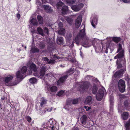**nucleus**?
Wrapping results in <instances>:
<instances>
[{
    "mask_svg": "<svg viewBox=\"0 0 130 130\" xmlns=\"http://www.w3.org/2000/svg\"><path fill=\"white\" fill-rule=\"evenodd\" d=\"M90 86V84L89 82L85 81L75 83L74 87H80L78 88V90L81 92H83L87 90Z\"/></svg>",
    "mask_w": 130,
    "mask_h": 130,
    "instance_id": "obj_3",
    "label": "nucleus"
},
{
    "mask_svg": "<svg viewBox=\"0 0 130 130\" xmlns=\"http://www.w3.org/2000/svg\"><path fill=\"white\" fill-rule=\"evenodd\" d=\"M84 108L85 109H86V110L87 111H89L91 108V107H88L86 106H84Z\"/></svg>",
    "mask_w": 130,
    "mask_h": 130,
    "instance_id": "obj_48",
    "label": "nucleus"
},
{
    "mask_svg": "<svg viewBox=\"0 0 130 130\" xmlns=\"http://www.w3.org/2000/svg\"><path fill=\"white\" fill-rule=\"evenodd\" d=\"M67 4L71 6L75 2V0H64Z\"/></svg>",
    "mask_w": 130,
    "mask_h": 130,
    "instance_id": "obj_28",
    "label": "nucleus"
},
{
    "mask_svg": "<svg viewBox=\"0 0 130 130\" xmlns=\"http://www.w3.org/2000/svg\"><path fill=\"white\" fill-rule=\"evenodd\" d=\"M76 15H72V18H70L69 17H67L66 19V20L67 21V22L70 25H71L72 23L73 19H72V18H74L76 16Z\"/></svg>",
    "mask_w": 130,
    "mask_h": 130,
    "instance_id": "obj_17",
    "label": "nucleus"
},
{
    "mask_svg": "<svg viewBox=\"0 0 130 130\" xmlns=\"http://www.w3.org/2000/svg\"><path fill=\"white\" fill-rule=\"evenodd\" d=\"M120 56L117 55L114 57V59H117L116 64L117 65V68L118 69L124 68H125L126 66V61L125 58L123 57V53H121Z\"/></svg>",
    "mask_w": 130,
    "mask_h": 130,
    "instance_id": "obj_2",
    "label": "nucleus"
},
{
    "mask_svg": "<svg viewBox=\"0 0 130 130\" xmlns=\"http://www.w3.org/2000/svg\"><path fill=\"white\" fill-rule=\"evenodd\" d=\"M105 88L103 86L99 89L98 93L96 95V98L98 101H101L104 95L105 92Z\"/></svg>",
    "mask_w": 130,
    "mask_h": 130,
    "instance_id": "obj_5",
    "label": "nucleus"
},
{
    "mask_svg": "<svg viewBox=\"0 0 130 130\" xmlns=\"http://www.w3.org/2000/svg\"><path fill=\"white\" fill-rule=\"evenodd\" d=\"M47 89L48 92L51 94H54L57 91V87L55 86L52 85H48Z\"/></svg>",
    "mask_w": 130,
    "mask_h": 130,
    "instance_id": "obj_9",
    "label": "nucleus"
},
{
    "mask_svg": "<svg viewBox=\"0 0 130 130\" xmlns=\"http://www.w3.org/2000/svg\"><path fill=\"white\" fill-rule=\"evenodd\" d=\"M42 60L45 61L46 63L48 64V62L49 61V59L46 57H44L42 58Z\"/></svg>",
    "mask_w": 130,
    "mask_h": 130,
    "instance_id": "obj_44",
    "label": "nucleus"
},
{
    "mask_svg": "<svg viewBox=\"0 0 130 130\" xmlns=\"http://www.w3.org/2000/svg\"><path fill=\"white\" fill-rule=\"evenodd\" d=\"M87 118L86 115H83L80 118L81 123L83 125H85L86 122Z\"/></svg>",
    "mask_w": 130,
    "mask_h": 130,
    "instance_id": "obj_15",
    "label": "nucleus"
},
{
    "mask_svg": "<svg viewBox=\"0 0 130 130\" xmlns=\"http://www.w3.org/2000/svg\"><path fill=\"white\" fill-rule=\"evenodd\" d=\"M60 67H65V66L64 65H62V64H60Z\"/></svg>",
    "mask_w": 130,
    "mask_h": 130,
    "instance_id": "obj_59",
    "label": "nucleus"
},
{
    "mask_svg": "<svg viewBox=\"0 0 130 130\" xmlns=\"http://www.w3.org/2000/svg\"><path fill=\"white\" fill-rule=\"evenodd\" d=\"M82 17L81 15L78 16L75 22V25L76 28L79 27L82 21Z\"/></svg>",
    "mask_w": 130,
    "mask_h": 130,
    "instance_id": "obj_12",
    "label": "nucleus"
},
{
    "mask_svg": "<svg viewBox=\"0 0 130 130\" xmlns=\"http://www.w3.org/2000/svg\"><path fill=\"white\" fill-rule=\"evenodd\" d=\"M52 75V74L51 73H48L47 74H46L45 75V77H48Z\"/></svg>",
    "mask_w": 130,
    "mask_h": 130,
    "instance_id": "obj_51",
    "label": "nucleus"
},
{
    "mask_svg": "<svg viewBox=\"0 0 130 130\" xmlns=\"http://www.w3.org/2000/svg\"><path fill=\"white\" fill-rule=\"evenodd\" d=\"M37 72V71L36 72H35V73H34V76L37 77L38 78L39 77V75L38 74Z\"/></svg>",
    "mask_w": 130,
    "mask_h": 130,
    "instance_id": "obj_53",
    "label": "nucleus"
},
{
    "mask_svg": "<svg viewBox=\"0 0 130 130\" xmlns=\"http://www.w3.org/2000/svg\"><path fill=\"white\" fill-rule=\"evenodd\" d=\"M44 9L46 12L49 13H51L53 11L51 8L48 6H45Z\"/></svg>",
    "mask_w": 130,
    "mask_h": 130,
    "instance_id": "obj_25",
    "label": "nucleus"
},
{
    "mask_svg": "<svg viewBox=\"0 0 130 130\" xmlns=\"http://www.w3.org/2000/svg\"><path fill=\"white\" fill-rule=\"evenodd\" d=\"M74 69L71 68L67 72V73H65L57 81V85H59L63 83L67 79L68 76L71 74L73 73V72L74 71Z\"/></svg>",
    "mask_w": 130,
    "mask_h": 130,
    "instance_id": "obj_4",
    "label": "nucleus"
},
{
    "mask_svg": "<svg viewBox=\"0 0 130 130\" xmlns=\"http://www.w3.org/2000/svg\"><path fill=\"white\" fill-rule=\"evenodd\" d=\"M54 57L55 58H57L58 59H59V57L58 56H57L56 55H54Z\"/></svg>",
    "mask_w": 130,
    "mask_h": 130,
    "instance_id": "obj_57",
    "label": "nucleus"
},
{
    "mask_svg": "<svg viewBox=\"0 0 130 130\" xmlns=\"http://www.w3.org/2000/svg\"><path fill=\"white\" fill-rule=\"evenodd\" d=\"M92 45L94 46V47L95 50H100L101 48V46L99 44H97L95 46L94 45L93 43H92Z\"/></svg>",
    "mask_w": 130,
    "mask_h": 130,
    "instance_id": "obj_36",
    "label": "nucleus"
},
{
    "mask_svg": "<svg viewBox=\"0 0 130 130\" xmlns=\"http://www.w3.org/2000/svg\"><path fill=\"white\" fill-rule=\"evenodd\" d=\"M27 71V68L26 66L22 67L20 71H18L16 73L17 77L18 78H22L24 76V74Z\"/></svg>",
    "mask_w": 130,
    "mask_h": 130,
    "instance_id": "obj_6",
    "label": "nucleus"
},
{
    "mask_svg": "<svg viewBox=\"0 0 130 130\" xmlns=\"http://www.w3.org/2000/svg\"><path fill=\"white\" fill-rule=\"evenodd\" d=\"M52 109H50V110H49L48 109H46V110H43V111L45 112L46 111H50L51 110H52Z\"/></svg>",
    "mask_w": 130,
    "mask_h": 130,
    "instance_id": "obj_54",
    "label": "nucleus"
},
{
    "mask_svg": "<svg viewBox=\"0 0 130 130\" xmlns=\"http://www.w3.org/2000/svg\"><path fill=\"white\" fill-rule=\"evenodd\" d=\"M110 110H112L113 108V105L114 102L113 98L112 96H110Z\"/></svg>",
    "mask_w": 130,
    "mask_h": 130,
    "instance_id": "obj_23",
    "label": "nucleus"
},
{
    "mask_svg": "<svg viewBox=\"0 0 130 130\" xmlns=\"http://www.w3.org/2000/svg\"><path fill=\"white\" fill-rule=\"evenodd\" d=\"M93 100L90 96H87L85 99L84 103L86 104L90 105L92 104Z\"/></svg>",
    "mask_w": 130,
    "mask_h": 130,
    "instance_id": "obj_14",
    "label": "nucleus"
},
{
    "mask_svg": "<svg viewBox=\"0 0 130 130\" xmlns=\"http://www.w3.org/2000/svg\"><path fill=\"white\" fill-rule=\"evenodd\" d=\"M129 115V114L127 112H124L121 115L122 118L123 120H126Z\"/></svg>",
    "mask_w": 130,
    "mask_h": 130,
    "instance_id": "obj_19",
    "label": "nucleus"
},
{
    "mask_svg": "<svg viewBox=\"0 0 130 130\" xmlns=\"http://www.w3.org/2000/svg\"><path fill=\"white\" fill-rule=\"evenodd\" d=\"M50 128H51L53 130L54 127L53 126H52V127L50 126Z\"/></svg>",
    "mask_w": 130,
    "mask_h": 130,
    "instance_id": "obj_60",
    "label": "nucleus"
},
{
    "mask_svg": "<svg viewBox=\"0 0 130 130\" xmlns=\"http://www.w3.org/2000/svg\"><path fill=\"white\" fill-rule=\"evenodd\" d=\"M78 99H72V104H76L78 103Z\"/></svg>",
    "mask_w": 130,
    "mask_h": 130,
    "instance_id": "obj_40",
    "label": "nucleus"
},
{
    "mask_svg": "<svg viewBox=\"0 0 130 130\" xmlns=\"http://www.w3.org/2000/svg\"><path fill=\"white\" fill-rule=\"evenodd\" d=\"M108 48L107 47L106 49V51H105V53H108V51H107V49H108Z\"/></svg>",
    "mask_w": 130,
    "mask_h": 130,
    "instance_id": "obj_63",
    "label": "nucleus"
},
{
    "mask_svg": "<svg viewBox=\"0 0 130 130\" xmlns=\"http://www.w3.org/2000/svg\"><path fill=\"white\" fill-rule=\"evenodd\" d=\"M123 2L126 3H130V0H121Z\"/></svg>",
    "mask_w": 130,
    "mask_h": 130,
    "instance_id": "obj_52",
    "label": "nucleus"
},
{
    "mask_svg": "<svg viewBox=\"0 0 130 130\" xmlns=\"http://www.w3.org/2000/svg\"><path fill=\"white\" fill-rule=\"evenodd\" d=\"M27 120V121L29 122L30 123L31 121V119L30 117L29 116H27L26 117Z\"/></svg>",
    "mask_w": 130,
    "mask_h": 130,
    "instance_id": "obj_50",
    "label": "nucleus"
},
{
    "mask_svg": "<svg viewBox=\"0 0 130 130\" xmlns=\"http://www.w3.org/2000/svg\"><path fill=\"white\" fill-rule=\"evenodd\" d=\"M59 29L62 28L63 27V24L62 22H60L58 23Z\"/></svg>",
    "mask_w": 130,
    "mask_h": 130,
    "instance_id": "obj_47",
    "label": "nucleus"
},
{
    "mask_svg": "<svg viewBox=\"0 0 130 130\" xmlns=\"http://www.w3.org/2000/svg\"><path fill=\"white\" fill-rule=\"evenodd\" d=\"M92 92L94 94H95L96 93L97 90V88L95 86H93L92 89Z\"/></svg>",
    "mask_w": 130,
    "mask_h": 130,
    "instance_id": "obj_39",
    "label": "nucleus"
},
{
    "mask_svg": "<svg viewBox=\"0 0 130 130\" xmlns=\"http://www.w3.org/2000/svg\"><path fill=\"white\" fill-rule=\"evenodd\" d=\"M130 104V100H126L124 102V105L126 108L128 107Z\"/></svg>",
    "mask_w": 130,
    "mask_h": 130,
    "instance_id": "obj_35",
    "label": "nucleus"
},
{
    "mask_svg": "<svg viewBox=\"0 0 130 130\" xmlns=\"http://www.w3.org/2000/svg\"><path fill=\"white\" fill-rule=\"evenodd\" d=\"M68 10V9L67 6L66 5L63 6L62 8V13L63 14H65L67 13Z\"/></svg>",
    "mask_w": 130,
    "mask_h": 130,
    "instance_id": "obj_22",
    "label": "nucleus"
},
{
    "mask_svg": "<svg viewBox=\"0 0 130 130\" xmlns=\"http://www.w3.org/2000/svg\"><path fill=\"white\" fill-rule=\"evenodd\" d=\"M39 51V50L36 48H31L30 51V52L31 53H35L38 52Z\"/></svg>",
    "mask_w": 130,
    "mask_h": 130,
    "instance_id": "obj_34",
    "label": "nucleus"
},
{
    "mask_svg": "<svg viewBox=\"0 0 130 130\" xmlns=\"http://www.w3.org/2000/svg\"><path fill=\"white\" fill-rule=\"evenodd\" d=\"M53 120V119H50V120L49 122H48V124H50L51 125H53V124L54 123Z\"/></svg>",
    "mask_w": 130,
    "mask_h": 130,
    "instance_id": "obj_49",
    "label": "nucleus"
},
{
    "mask_svg": "<svg viewBox=\"0 0 130 130\" xmlns=\"http://www.w3.org/2000/svg\"><path fill=\"white\" fill-rule=\"evenodd\" d=\"M47 70L46 67L42 66L40 68L39 73V77L41 79H45V72Z\"/></svg>",
    "mask_w": 130,
    "mask_h": 130,
    "instance_id": "obj_7",
    "label": "nucleus"
},
{
    "mask_svg": "<svg viewBox=\"0 0 130 130\" xmlns=\"http://www.w3.org/2000/svg\"><path fill=\"white\" fill-rule=\"evenodd\" d=\"M97 17H95V18L93 19L91 22V24L92 26L94 27L95 28V25L97 24Z\"/></svg>",
    "mask_w": 130,
    "mask_h": 130,
    "instance_id": "obj_21",
    "label": "nucleus"
},
{
    "mask_svg": "<svg viewBox=\"0 0 130 130\" xmlns=\"http://www.w3.org/2000/svg\"><path fill=\"white\" fill-rule=\"evenodd\" d=\"M57 41V43L59 44H62L63 42V39L62 37H58Z\"/></svg>",
    "mask_w": 130,
    "mask_h": 130,
    "instance_id": "obj_27",
    "label": "nucleus"
},
{
    "mask_svg": "<svg viewBox=\"0 0 130 130\" xmlns=\"http://www.w3.org/2000/svg\"><path fill=\"white\" fill-rule=\"evenodd\" d=\"M125 125L126 130H130V119L126 122Z\"/></svg>",
    "mask_w": 130,
    "mask_h": 130,
    "instance_id": "obj_29",
    "label": "nucleus"
},
{
    "mask_svg": "<svg viewBox=\"0 0 130 130\" xmlns=\"http://www.w3.org/2000/svg\"><path fill=\"white\" fill-rule=\"evenodd\" d=\"M37 30L39 34L41 35L42 36H45V34L43 32V29L41 28L40 27H38Z\"/></svg>",
    "mask_w": 130,
    "mask_h": 130,
    "instance_id": "obj_30",
    "label": "nucleus"
},
{
    "mask_svg": "<svg viewBox=\"0 0 130 130\" xmlns=\"http://www.w3.org/2000/svg\"><path fill=\"white\" fill-rule=\"evenodd\" d=\"M56 59L50 60L49 61H48V64H53L55 63L56 62Z\"/></svg>",
    "mask_w": 130,
    "mask_h": 130,
    "instance_id": "obj_41",
    "label": "nucleus"
},
{
    "mask_svg": "<svg viewBox=\"0 0 130 130\" xmlns=\"http://www.w3.org/2000/svg\"><path fill=\"white\" fill-rule=\"evenodd\" d=\"M61 126H63L64 125V123H63L62 122H61Z\"/></svg>",
    "mask_w": 130,
    "mask_h": 130,
    "instance_id": "obj_62",
    "label": "nucleus"
},
{
    "mask_svg": "<svg viewBox=\"0 0 130 130\" xmlns=\"http://www.w3.org/2000/svg\"><path fill=\"white\" fill-rule=\"evenodd\" d=\"M29 69L30 71L33 70L35 72L37 71V69L36 66L33 63L31 64L30 66Z\"/></svg>",
    "mask_w": 130,
    "mask_h": 130,
    "instance_id": "obj_20",
    "label": "nucleus"
},
{
    "mask_svg": "<svg viewBox=\"0 0 130 130\" xmlns=\"http://www.w3.org/2000/svg\"><path fill=\"white\" fill-rule=\"evenodd\" d=\"M40 47L41 49L44 48L45 46V45L43 43H41L40 44Z\"/></svg>",
    "mask_w": 130,
    "mask_h": 130,
    "instance_id": "obj_46",
    "label": "nucleus"
},
{
    "mask_svg": "<svg viewBox=\"0 0 130 130\" xmlns=\"http://www.w3.org/2000/svg\"><path fill=\"white\" fill-rule=\"evenodd\" d=\"M47 100L44 97L41 98L39 102L40 106L42 108H44L46 104Z\"/></svg>",
    "mask_w": 130,
    "mask_h": 130,
    "instance_id": "obj_13",
    "label": "nucleus"
},
{
    "mask_svg": "<svg viewBox=\"0 0 130 130\" xmlns=\"http://www.w3.org/2000/svg\"><path fill=\"white\" fill-rule=\"evenodd\" d=\"M71 6V8L73 10L75 11H78L83 7L84 4H83L81 3L78 5Z\"/></svg>",
    "mask_w": 130,
    "mask_h": 130,
    "instance_id": "obj_10",
    "label": "nucleus"
},
{
    "mask_svg": "<svg viewBox=\"0 0 130 130\" xmlns=\"http://www.w3.org/2000/svg\"><path fill=\"white\" fill-rule=\"evenodd\" d=\"M58 31V34L60 35H63L65 32V29L63 28L59 29Z\"/></svg>",
    "mask_w": 130,
    "mask_h": 130,
    "instance_id": "obj_31",
    "label": "nucleus"
},
{
    "mask_svg": "<svg viewBox=\"0 0 130 130\" xmlns=\"http://www.w3.org/2000/svg\"><path fill=\"white\" fill-rule=\"evenodd\" d=\"M17 17L18 19H19L20 17V14L18 13L17 14Z\"/></svg>",
    "mask_w": 130,
    "mask_h": 130,
    "instance_id": "obj_55",
    "label": "nucleus"
},
{
    "mask_svg": "<svg viewBox=\"0 0 130 130\" xmlns=\"http://www.w3.org/2000/svg\"><path fill=\"white\" fill-rule=\"evenodd\" d=\"M43 32L46 34H48V28L46 27H44L43 28Z\"/></svg>",
    "mask_w": 130,
    "mask_h": 130,
    "instance_id": "obj_42",
    "label": "nucleus"
},
{
    "mask_svg": "<svg viewBox=\"0 0 130 130\" xmlns=\"http://www.w3.org/2000/svg\"><path fill=\"white\" fill-rule=\"evenodd\" d=\"M13 78V75H10L8 76L7 77H6L5 78V81L6 83H8Z\"/></svg>",
    "mask_w": 130,
    "mask_h": 130,
    "instance_id": "obj_26",
    "label": "nucleus"
},
{
    "mask_svg": "<svg viewBox=\"0 0 130 130\" xmlns=\"http://www.w3.org/2000/svg\"><path fill=\"white\" fill-rule=\"evenodd\" d=\"M63 3L61 2L60 1L57 4V7L58 9L59 7L62 6L63 5Z\"/></svg>",
    "mask_w": 130,
    "mask_h": 130,
    "instance_id": "obj_38",
    "label": "nucleus"
},
{
    "mask_svg": "<svg viewBox=\"0 0 130 130\" xmlns=\"http://www.w3.org/2000/svg\"><path fill=\"white\" fill-rule=\"evenodd\" d=\"M29 81L31 83L34 84L37 82V80L34 77H32L30 79Z\"/></svg>",
    "mask_w": 130,
    "mask_h": 130,
    "instance_id": "obj_37",
    "label": "nucleus"
},
{
    "mask_svg": "<svg viewBox=\"0 0 130 130\" xmlns=\"http://www.w3.org/2000/svg\"><path fill=\"white\" fill-rule=\"evenodd\" d=\"M118 49L117 53H119L117 55H119V56H120L121 55V53H122L123 54V56H124V51L122 49V45L121 44L119 43L118 44Z\"/></svg>",
    "mask_w": 130,
    "mask_h": 130,
    "instance_id": "obj_16",
    "label": "nucleus"
},
{
    "mask_svg": "<svg viewBox=\"0 0 130 130\" xmlns=\"http://www.w3.org/2000/svg\"><path fill=\"white\" fill-rule=\"evenodd\" d=\"M76 72L77 73V75H79L80 74V72L79 71H76Z\"/></svg>",
    "mask_w": 130,
    "mask_h": 130,
    "instance_id": "obj_61",
    "label": "nucleus"
},
{
    "mask_svg": "<svg viewBox=\"0 0 130 130\" xmlns=\"http://www.w3.org/2000/svg\"><path fill=\"white\" fill-rule=\"evenodd\" d=\"M30 22L31 25L34 26H37L38 23L37 20L36 19L33 18L31 20H30Z\"/></svg>",
    "mask_w": 130,
    "mask_h": 130,
    "instance_id": "obj_24",
    "label": "nucleus"
},
{
    "mask_svg": "<svg viewBox=\"0 0 130 130\" xmlns=\"http://www.w3.org/2000/svg\"><path fill=\"white\" fill-rule=\"evenodd\" d=\"M81 39L83 40V45L85 47H89L91 45L89 43V38L86 36L84 25H83V28L80 30L79 33L75 37L74 41L76 44H78Z\"/></svg>",
    "mask_w": 130,
    "mask_h": 130,
    "instance_id": "obj_1",
    "label": "nucleus"
},
{
    "mask_svg": "<svg viewBox=\"0 0 130 130\" xmlns=\"http://www.w3.org/2000/svg\"><path fill=\"white\" fill-rule=\"evenodd\" d=\"M126 71L125 68L121 69L118 71L116 72L114 75L113 76L115 78H119Z\"/></svg>",
    "mask_w": 130,
    "mask_h": 130,
    "instance_id": "obj_11",
    "label": "nucleus"
},
{
    "mask_svg": "<svg viewBox=\"0 0 130 130\" xmlns=\"http://www.w3.org/2000/svg\"><path fill=\"white\" fill-rule=\"evenodd\" d=\"M74 46V43L73 42H72L71 44L70 45L69 47L70 48H72L73 47V46Z\"/></svg>",
    "mask_w": 130,
    "mask_h": 130,
    "instance_id": "obj_56",
    "label": "nucleus"
},
{
    "mask_svg": "<svg viewBox=\"0 0 130 130\" xmlns=\"http://www.w3.org/2000/svg\"><path fill=\"white\" fill-rule=\"evenodd\" d=\"M73 130H79V129L77 128L76 127L73 128Z\"/></svg>",
    "mask_w": 130,
    "mask_h": 130,
    "instance_id": "obj_58",
    "label": "nucleus"
},
{
    "mask_svg": "<svg viewBox=\"0 0 130 130\" xmlns=\"http://www.w3.org/2000/svg\"><path fill=\"white\" fill-rule=\"evenodd\" d=\"M92 77V76L89 75H87L85 77V79L86 80H90L91 79Z\"/></svg>",
    "mask_w": 130,
    "mask_h": 130,
    "instance_id": "obj_43",
    "label": "nucleus"
},
{
    "mask_svg": "<svg viewBox=\"0 0 130 130\" xmlns=\"http://www.w3.org/2000/svg\"><path fill=\"white\" fill-rule=\"evenodd\" d=\"M112 40L113 41L116 43H118L121 40V38L120 37H113Z\"/></svg>",
    "mask_w": 130,
    "mask_h": 130,
    "instance_id": "obj_32",
    "label": "nucleus"
},
{
    "mask_svg": "<svg viewBox=\"0 0 130 130\" xmlns=\"http://www.w3.org/2000/svg\"><path fill=\"white\" fill-rule=\"evenodd\" d=\"M64 93V92L63 91H61L58 93L57 95L58 96H62V95Z\"/></svg>",
    "mask_w": 130,
    "mask_h": 130,
    "instance_id": "obj_45",
    "label": "nucleus"
},
{
    "mask_svg": "<svg viewBox=\"0 0 130 130\" xmlns=\"http://www.w3.org/2000/svg\"><path fill=\"white\" fill-rule=\"evenodd\" d=\"M72 99H69L66 101V105L64 106V108L68 110H70V109L68 108L69 106H71L72 104Z\"/></svg>",
    "mask_w": 130,
    "mask_h": 130,
    "instance_id": "obj_18",
    "label": "nucleus"
},
{
    "mask_svg": "<svg viewBox=\"0 0 130 130\" xmlns=\"http://www.w3.org/2000/svg\"><path fill=\"white\" fill-rule=\"evenodd\" d=\"M128 50L129 53V55H130V48H128Z\"/></svg>",
    "mask_w": 130,
    "mask_h": 130,
    "instance_id": "obj_64",
    "label": "nucleus"
},
{
    "mask_svg": "<svg viewBox=\"0 0 130 130\" xmlns=\"http://www.w3.org/2000/svg\"><path fill=\"white\" fill-rule=\"evenodd\" d=\"M118 86L120 92H123L125 90V86L124 81L122 79H120L119 82Z\"/></svg>",
    "mask_w": 130,
    "mask_h": 130,
    "instance_id": "obj_8",
    "label": "nucleus"
},
{
    "mask_svg": "<svg viewBox=\"0 0 130 130\" xmlns=\"http://www.w3.org/2000/svg\"><path fill=\"white\" fill-rule=\"evenodd\" d=\"M37 19L38 21L39 24H42L43 23V20L42 18L40 16H38Z\"/></svg>",
    "mask_w": 130,
    "mask_h": 130,
    "instance_id": "obj_33",
    "label": "nucleus"
}]
</instances>
